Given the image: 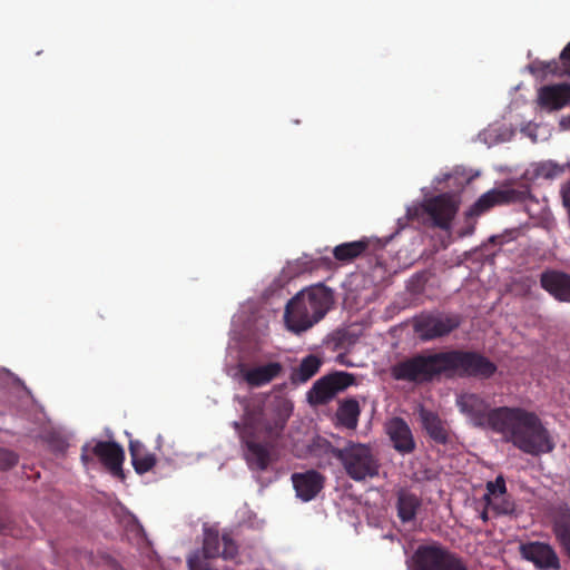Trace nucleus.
Wrapping results in <instances>:
<instances>
[{
	"instance_id": "f257e3e1",
	"label": "nucleus",
	"mask_w": 570,
	"mask_h": 570,
	"mask_svg": "<svg viewBox=\"0 0 570 570\" xmlns=\"http://www.w3.org/2000/svg\"><path fill=\"white\" fill-rule=\"evenodd\" d=\"M456 405L473 426L502 434L507 442L525 454L538 456L554 449L549 431L534 412L510 406L491 409L476 393L459 395Z\"/></svg>"
},
{
	"instance_id": "dca6fc26",
	"label": "nucleus",
	"mask_w": 570,
	"mask_h": 570,
	"mask_svg": "<svg viewBox=\"0 0 570 570\" xmlns=\"http://www.w3.org/2000/svg\"><path fill=\"white\" fill-rule=\"evenodd\" d=\"M538 104L548 110H559L570 105V83L542 86L538 90Z\"/></svg>"
},
{
	"instance_id": "f3484780",
	"label": "nucleus",
	"mask_w": 570,
	"mask_h": 570,
	"mask_svg": "<svg viewBox=\"0 0 570 570\" xmlns=\"http://www.w3.org/2000/svg\"><path fill=\"white\" fill-rule=\"evenodd\" d=\"M248 430H244L242 439L246 445L245 459L252 470L265 471L271 463V452L268 448L253 439Z\"/></svg>"
},
{
	"instance_id": "423d86ee",
	"label": "nucleus",
	"mask_w": 570,
	"mask_h": 570,
	"mask_svg": "<svg viewBox=\"0 0 570 570\" xmlns=\"http://www.w3.org/2000/svg\"><path fill=\"white\" fill-rule=\"evenodd\" d=\"M80 460L89 465L96 460L100 462L114 476L124 479L122 463L125 452L115 441H98L92 439L81 446Z\"/></svg>"
},
{
	"instance_id": "6e6552de",
	"label": "nucleus",
	"mask_w": 570,
	"mask_h": 570,
	"mask_svg": "<svg viewBox=\"0 0 570 570\" xmlns=\"http://www.w3.org/2000/svg\"><path fill=\"white\" fill-rule=\"evenodd\" d=\"M355 383V376L352 373L335 371L317 380L307 393V397L313 405H323L328 403L338 392L344 391Z\"/></svg>"
},
{
	"instance_id": "6ab92c4d",
	"label": "nucleus",
	"mask_w": 570,
	"mask_h": 570,
	"mask_svg": "<svg viewBox=\"0 0 570 570\" xmlns=\"http://www.w3.org/2000/svg\"><path fill=\"white\" fill-rule=\"evenodd\" d=\"M283 372V365L278 362H269L243 371L244 381L252 387H259L271 383Z\"/></svg>"
},
{
	"instance_id": "393cba45",
	"label": "nucleus",
	"mask_w": 570,
	"mask_h": 570,
	"mask_svg": "<svg viewBox=\"0 0 570 570\" xmlns=\"http://www.w3.org/2000/svg\"><path fill=\"white\" fill-rule=\"evenodd\" d=\"M322 360L314 355L309 354L306 357H304L298 367H296L292 375L291 380L294 384H301L307 382L309 379H312L321 368Z\"/></svg>"
},
{
	"instance_id": "4c0bfd02",
	"label": "nucleus",
	"mask_w": 570,
	"mask_h": 570,
	"mask_svg": "<svg viewBox=\"0 0 570 570\" xmlns=\"http://www.w3.org/2000/svg\"><path fill=\"white\" fill-rule=\"evenodd\" d=\"M482 519H483V520H487V519H488V515H487V513H485V512H483V513H482Z\"/></svg>"
},
{
	"instance_id": "473e14b6",
	"label": "nucleus",
	"mask_w": 570,
	"mask_h": 570,
	"mask_svg": "<svg viewBox=\"0 0 570 570\" xmlns=\"http://www.w3.org/2000/svg\"><path fill=\"white\" fill-rule=\"evenodd\" d=\"M187 562L189 570H210L208 563L198 553L190 556Z\"/></svg>"
},
{
	"instance_id": "1a4fd4ad",
	"label": "nucleus",
	"mask_w": 570,
	"mask_h": 570,
	"mask_svg": "<svg viewBox=\"0 0 570 570\" xmlns=\"http://www.w3.org/2000/svg\"><path fill=\"white\" fill-rule=\"evenodd\" d=\"M461 324L458 315L422 314L414 320V332L426 342L449 335Z\"/></svg>"
},
{
	"instance_id": "58836bf2",
	"label": "nucleus",
	"mask_w": 570,
	"mask_h": 570,
	"mask_svg": "<svg viewBox=\"0 0 570 570\" xmlns=\"http://www.w3.org/2000/svg\"><path fill=\"white\" fill-rule=\"evenodd\" d=\"M234 425H235L236 429L239 428V423H237V422H235Z\"/></svg>"
},
{
	"instance_id": "e433bc0d",
	"label": "nucleus",
	"mask_w": 570,
	"mask_h": 570,
	"mask_svg": "<svg viewBox=\"0 0 570 570\" xmlns=\"http://www.w3.org/2000/svg\"><path fill=\"white\" fill-rule=\"evenodd\" d=\"M560 126L564 129H570V115L561 119Z\"/></svg>"
},
{
	"instance_id": "f704fd0d",
	"label": "nucleus",
	"mask_w": 570,
	"mask_h": 570,
	"mask_svg": "<svg viewBox=\"0 0 570 570\" xmlns=\"http://www.w3.org/2000/svg\"><path fill=\"white\" fill-rule=\"evenodd\" d=\"M473 219L474 218H468V216L465 215L466 226L462 230L459 232L460 237L470 236L474 233L475 222Z\"/></svg>"
},
{
	"instance_id": "c85d7f7f",
	"label": "nucleus",
	"mask_w": 570,
	"mask_h": 570,
	"mask_svg": "<svg viewBox=\"0 0 570 570\" xmlns=\"http://www.w3.org/2000/svg\"><path fill=\"white\" fill-rule=\"evenodd\" d=\"M505 492V480L502 475H498L494 481L487 483V492L483 499L490 504L492 503V498L499 499L500 497H503Z\"/></svg>"
},
{
	"instance_id": "cd10ccee",
	"label": "nucleus",
	"mask_w": 570,
	"mask_h": 570,
	"mask_svg": "<svg viewBox=\"0 0 570 570\" xmlns=\"http://www.w3.org/2000/svg\"><path fill=\"white\" fill-rule=\"evenodd\" d=\"M563 173V168L552 161H542L534 166L533 175L537 178L552 179Z\"/></svg>"
},
{
	"instance_id": "7ed1b4c3",
	"label": "nucleus",
	"mask_w": 570,
	"mask_h": 570,
	"mask_svg": "<svg viewBox=\"0 0 570 570\" xmlns=\"http://www.w3.org/2000/svg\"><path fill=\"white\" fill-rule=\"evenodd\" d=\"M332 303V292L323 285L301 291L285 307L287 328L296 334L309 330L326 315Z\"/></svg>"
},
{
	"instance_id": "412c9836",
	"label": "nucleus",
	"mask_w": 570,
	"mask_h": 570,
	"mask_svg": "<svg viewBox=\"0 0 570 570\" xmlns=\"http://www.w3.org/2000/svg\"><path fill=\"white\" fill-rule=\"evenodd\" d=\"M420 417L422 421L423 429L428 435L438 444H446L449 442V433L445 428V423L440 416L429 410L421 409Z\"/></svg>"
},
{
	"instance_id": "a211bd4d",
	"label": "nucleus",
	"mask_w": 570,
	"mask_h": 570,
	"mask_svg": "<svg viewBox=\"0 0 570 570\" xmlns=\"http://www.w3.org/2000/svg\"><path fill=\"white\" fill-rule=\"evenodd\" d=\"M540 283L542 288L556 299L570 303V275L562 272L548 271L541 274Z\"/></svg>"
},
{
	"instance_id": "20e7f679",
	"label": "nucleus",
	"mask_w": 570,
	"mask_h": 570,
	"mask_svg": "<svg viewBox=\"0 0 570 570\" xmlns=\"http://www.w3.org/2000/svg\"><path fill=\"white\" fill-rule=\"evenodd\" d=\"M331 452L341 461L346 474L356 482L379 474V460L368 445L350 442L343 449L333 448Z\"/></svg>"
},
{
	"instance_id": "9d476101",
	"label": "nucleus",
	"mask_w": 570,
	"mask_h": 570,
	"mask_svg": "<svg viewBox=\"0 0 570 570\" xmlns=\"http://www.w3.org/2000/svg\"><path fill=\"white\" fill-rule=\"evenodd\" d=\"M527 191L511 187L492 188L482 194L468 209V218H478L495 206L520 203L525 199Z\"/></svg>"
},
{
	"instance_id": "c756f323",
	"label": "nucleus",
	"mask_w": 570,
	"mask_h": 570,
	"mask_svg": "<svg viewBox=\"0 0 570 570\" xmlns=\"http://www.w3.org/2000/svg\"><path fill=\"white\" fill-rule=\"evenodd\" d=\"M18 463V455L7 449L0 448V470H8Z\"/></svg>"
},
{
	"instance_id": "b1692460",
	"label": "nucleus",
	"mask_w": 570,
	"mask_h": 570,
	"mask_svg": "<svg viewBox=\"0 0 570 570\" xmlns=\"http://www.w3.org/2000/svg\"><path fill=\"white\" fill-rule=\"evenodd\" d=\"M368 246L370 240L367 238L343 243L334 247L333 255L340 262L350 263L364 254Z\"/></svg>"
},
{
	"instance_id": "2f4dec72",
	"label": "nucleus",
	"mask_w": 570,
	"mask_h": 570,
	"mask_svg": "<svg viewBox=\"0 0 570 570\" xmlns=\"http://www.w3.org/2000/svg\"><path fill=\"white\" fill-rule=\"evenodd\" d=\"M559 62L564 76H570V42L562 49L559 56Z\"/></svg>"
},
{
	"instance_id": "0eeeda50",
	"label": "nucleus",
	"mask_w": 570,
	"mask_h": 570,
	"mask_svg": "<svg viewBox=\"0 0 570 570\" xmlns=\"http://www.w3.org/2000/svg\"><path fill=\"white\" fill-rule=\"evenodd\" d=\"M460 202L450 193H443L425 199L420 208L409 209L410 218L419 217L420 214L426 215L431 220V226L442 230L451 228L452 220L458 214Z\"/></svg>"
},
{
	"instance_id": "7c9ffc66",
	"label": "nucleus",
	"mask_w": 570,
	"mask_h": 570,
	"mask_svg": "<svg viewBox=\"0 0 570 570\" xmlns=\"http://www.w3.org/2000/svg\"><path fill=\"white\" fill-rule=\"evenodd\" d=\"M518 235L517 229L505 230L503 234L493 235L489 238V243L498 246H502L503 244L514 239Z\"/></svg>"
},
{
	"instance_id": "5701e85b",
	"label": "nucleus",
	"mask_w": 570,
	"mask_h": 570,
	"mask_svg": "<svg viewBox=\"0 0 570 570\" xmlns=\"http://www.w3.org/2000/svg\"><path fill=\"white\" fill-rule=\"evenodd\" d=\"M131 463L138 474H145L156 465V456L145 451L144 444L138 440L129 442Z\"/></svg>"
},
{
	"instance_id": "c9c22d12",
	"label": "nucleus",
	"mask_w": 570,
	"mask_h": 570,
	"mask_svg": "<svg viewBox=\"0 0 570 570\" xmlns=\"http://www.w3.org/2000/svg\"><path fill=\"white\" fill-rule=\"evenodd\" d=\"M562 198H563V203L564 205L569 208L570 210V185L563 189L562 191Z\"/></svg>"
},
{
	"instance_id": "a878e982",
	"label": "nucleus",
	"mask_w": 570,
	"mask_h": 570,
	"mask_svg": "<svg viewBox=\"0 0 570 570\" xmlns=\"http://www.w3.org/2000/svg\"><path fill=\"white\" fill-rule=\"evenodd\" d=\"M360 413L361 409L358 402L355 399H347L340 403L336 417L343 426L347 429H355L357 426Z\"/></svg>"
},
{
	"instance_id": "bb28decb",
	"label": "nucleus",
	"mask_w": 570,
	"mask_h": 570,
	"mask_svg": "<svg viewBox=\"0 0 570 570\" xmlns=\"http://www.w3.org/2000/svg\"><path fill=\"white\" fill-rule=\"evenodd\" d=\"M561 65L557 60L551 61H540L535 60L528 66L529 71L537 78L541 80L546 79L548 75L564 77V73L561 70Z\"/></svg>"
},
{
	"instance_id": "f8f14e48",
	"label": "nucleus",
	"mask_w": 570,
	"mask_h": 570,
	"mask_svg": "<svg viewBox=\"0 0 570 570\" xmlns=\"http://www.w3.org/2000/svg\"><path fill=\"white\" fill-rule=\"evenodd\" d=\"M238 547L229 534L224 533L219 538L218 531L206 530L204 533L203 554L204 559L222 557L232 560L237 556Z\"/></svg>"
},
{
	"instance_id": "72a5a7b5",
	"label": "nucleus",
	"mask_w": 570,
	"mask_h": 570,
	"mask_svg": "<svg viewBox=\"0 0 570 570\" xmlns=\"http://www.w3.org/2000/svg\"><path fill=\"white\" fill-rule=\"evenodd\" d=\"M494 509L501 514H511L515 510V504L512 500L502 497L500 503H495Z\"/></svg>"
},
{
	"instance_id": "4be33fe9",
	"label": "nucleus",
	"mask_w": 570,
	"mask_h": 570,
	"mask_svg": "<svg viewBox=\"0 0 570 570\" xmlns=\"http://www.w3.org/2000/svg\"><path fill=\"white\" fill-rule=\"evenodd\" d=\"M421 505L422 501L416 494L404 489L397 492L396 511L402 523L414 521Z\"/></svg>"
},
{
	"instance_id": "2eb2a0df",
	"label": "nucleus",
	"mask_w": 570,
	"mask_h": 570,
	"mask_svg": "<svg viewBox=\"0 0 570 570\" xmlns=\"http://www.w3.org/2000/svg\"><path fill=\"white\" fill-rule=\"evenodd\" d=\"M521 556L543 569H557L559 559L554 550L547 543L529 542L520 546Z\"/></svg>"
},
{
	"instance_id": "f03ea898",
	"label": "nucleus",
	"mask_w": 570,
	"mask_h": 570,
	"mask_svg": "<svg viewBox=\"0 0 570 570\" xmlns=\"http://www.w3.org/2000/svg\"><path fill=\"white\" fill-rule=\"evenodd\" d=\"M497 371V364L480 352L451 350L405 358L392 366L391 374L394 380L421 384L441 375L489 380Z\"/></svg>"
},
{
	"instance_id": "aec40b11",
	"label": "nucleus",
	"mask_w": 570,
	"mask_h": 570,
	"mask_svg": "<svg viewBox=\"0 0 570 570\" xmlns=\"http://www.w3.org/2000/svg\"><path fill=\"white\" fill-rule=\"evenodd\" d=\"M553 532L570 558V508L562 503L553 508Z\"/></svg>"
},
{
	"instance_id": "9b49d317",
	"label": "nucleus",
	"mask_w": 570,
	"mask_h": 570,
	"mask_svg": "<svg viewBox=\"0 0 570 570\" xmlns=\"http://www.w3.org/2000/svg\"><path fill=\"white\" fill-rule=\"evenodd\" d=\"M291 407L285 406L284 412H277L273 414L271 417L262 416L259 419H255L252 414H247L245 416V429L250 431V433L264 432L265 438L269 441H275L278 439L287 423L289 417Z\"/></svg>"
},
{
	"instance_id": "ddd939ff",
	"label": "nucleus",
	"mask_w": 570,
	"mask_h": 570,
	"mask_svg": "<svg viewBox=\"0 0 570 570\" xmlns=\"http://www.w3.org/2000/svg\"><path fill=\"white\" fill-rule=\"evenodd\" d=\"M292 482L296 495L303 501L313 500L324 488L325 476L315 470L303 473H293Z\"/></svg>"
},
{
	"instance_id": "4468645a",
	"label": "nucleus",
	"mask_w": 570,
	"mask_h": 570,
	"mask_svg": "<svg viewBox=\"0 0 570 570\" xmlns=\"http://www.w3.org/2000/svg\"><path fill=\"white\" fill-rule=\"evenodd\" d=\"M386 433L399 453L409 454L415 450L412 431L402 417L391 419L386 423Z\"/></svg>"
},
{
	"instance_id": "39448f33",
	"label": "nucleus",
	"mask_w": 570,
	"mask_h": 570,
	"mask_svg": "<svg viewBox=\"0 0 570 570\" xmlns=\"http://www.w3.org/2000/svg\"><path fill=\"white\" fill-rule=\"evenodd\" d=\"M412 562L413 570H469L460 556L438 542L419 546Z\"/></svg>"
}]
</instances>
